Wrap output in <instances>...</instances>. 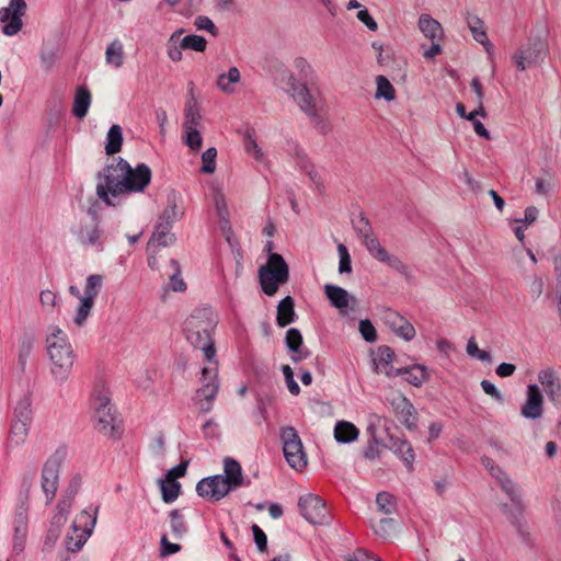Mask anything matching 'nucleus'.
<instances>
[{"label": "nucleus", "instance_id": "obj_51", "mask_svg": "<svg viewBox=\"0 0 561 561\" xmlns=\"http://www.w3.org/2000/svg\"><path fill=\"white\" fill-rule=\"evenodd\" d=\"M282 370L289 392L294 396H298L300 393V388L294 379V371L291 367L289 365H284Z\"/></svg>", "mask_w": 561, "mask_h": 561}, {"label": "nucleus", "instance_id": "obj_21", "mask_svg": "<svg viewBox=\"0 0 561 561\" xmlns=\"http://www.w3.org/2000/svg\"><path fill=\"white\" fill-rule=\"evenodd\" d=\"M128 173L126 183L128 186L133 187H128L127 193L142 192L151 181V171L149 167L144 163L138 164L136 168L130 167V172Z\"/></svg>", "mask_w": 561, "mask_h": 561}, {"label": "nucleus", "instance_id": "obj_7", "mask_svg": "<svg viewBox=\"0 0 561 561\" xmlns=\"http://www.w3.org/2000/svg\"><path fill=\"white\" fill-rule=\"evenodd\" d=\"M362 220L365 221L367 226V230L364 231L362 236L366 249L373 253L378 261L387 263L400 274H407L408 266L400 259L390 255L380 244L379 240L373 234L371 229L368 226V220L365 217H362Z\"/></svg>", "mask_w": 561, "mask_h": 561}, {"label": "nucleus", "instance_id": "obj_27", "mask_svg": "<svg viewBox=\"0 0 561 561\" xmlns=\"http://www.w3.org/2000/svg\"><path fill=\"white\" fill-rule=\"evenodd\" d=\"M91 103V94L85 87H79L76 90L72 113L78 118H83Z\"/></svg>", "mask_w": 561, "mask_h": 561}, {"label": "nucleus", "instance_id": "obj_58", "mask_svg": "<svg viewBox=\"0 0 561 561\" xmlns=\"http://www.w3.org/2000/svg\"><path fill=\"white\" fill-rule=\"evenodd\" d=\"M252 531H253V536H254V541L259 548L260 551H265L266 548H267V538H266V535L264 534V531L257 526V525H253L252 526Z\"/></svg>", "mask_w": 561, "mask_h": 561}, {"label": "nucleus", "instance_id": "obj_45", "mask_svg": "<svg viewBox=\"0 0 561 561\" xmlns=\"http://www.w3.org/2000/svg\"><path fill=\"white\" fill-rule=\"evenodd\" d=\"M202 123V115L196 105H191L186 110L184 128L185 129H197Z\"/></svg>", "mask_w": 561, "mask_h": 561}, {"label": "nucleus", "instance_id": "obj_4", "mask_svg": "<svg viewBox=\"0 0 561 561\" xmlns=\"http://www.w3.org/2000/svg\"><path fill=\"white\" fill-rule=\"evenodd\" d=\"M283 453L287 463L296 471H302L307 467V455L301 439L294 427L282 431Z\"/></svg>", "mask_w": 561, "mask_h": 561}, {"label": "nucleus", "instance_id": "obj_18", "mask_svg": "<svg viewBox=\"0 0 561 561\" xmlns=\"http://www.w3.org/2000/svg\"><path fill=\"white\" fill-rule=\"evenodd\" d=\"M391 404L400 422L404 424L408 430H414L416 427V411L410 400L404 396H399L397 399H393Z\"/></svg>", "mask_w": 561, "mask_h": 561}, {"label": "nucleus", "instance_id": "obj_25", "mask_svg": "<svg viewBox=\"0 0 561 561\" xmlns=\"http://www.w3.org/2000/svg\"><path fill=\"white\" fill-rule=\"evenodd\" d=\"M359 431L347 421H340L334 427V438L337 443L347 444L357 439Z\"/></svg>", "mask_w": 561, "mask_h": 561}, {"label": "nucleus", "instance_id": "obj_59", "mask_svg": "<svg viewBox=\"0 0 561 561\" xmlns=\"http://www.w3.org/2000/svg\"><path fill=\"white\" fill-rule=\"evenodd\" d=\"M357 19L366 25V27L371 31L376 32L378 28L377 22L370 16L369 12L366 9L359 10L357 12Z\"/></svg>", "mask_w": 561, "mask_h": 561}, {"label": "nucleus", "instance_id": "obj_1", "mask_svg": "<svg viewBox=\"0 0 561 561\" xmlns=\"http://www.w3.org/2000/svg\"><path fill=\"white\" fill-rule=\"evenodd\" d=\"M217 323L216 316L210 309L198 310L185 321V334L190 343L204 352L209 363H216V350L210 336Z\"/></svg>", "mask_w": 561, "mask_h": 561}, {"label": "nucleus", "instance_id": "obj_56", "mask_svg": "<svg viewBox=\"0 0 561 561\" xmlns=\"http://www.w3.org/2000/svg\"><path fill=\"white\" fill-rule=\"evenodd\" d=\"M538 213L539 210L537 207L528 206L525 209L524 218H516L514 221L517 224H524L525 226H530L537 220Z\"/></svg>", "mask_w": 561, "mask_h": 561}, {"label": "nucleus", "instance_id": "obj_33", "mask_svg": "<svg viewBox=\"0 0 561 561\" xmlns=\"http://www.w3.org/2000/svg\"><path fill=\"white\" fill-rule=\"evenodd\" d=\"M106 62L116 68L122 67L124 62L123 45L118 41H113L105 51Z\"/></svg>", "mask_w": 561, "mask_h": 561}, {"label": "nucleus", "instance_id": "obj_50", "mask_svg": "<svg viewBox=\"0 0 561 561\" xmlns=\"http://www.w3.org/2000/svg\"><path fill=\"white\" fill-rule=\"evenodd\" d=\"M93 307V301L90 300V298H81V302H80V306H79V309H78V312H77V316H76V323L78 325H81L84 320L88 318L91 309Z\"/></svg>", "mask_w": 561, "mask_h": 561}, {"label": "nucleus", "instance_id": "obj_63", "mask_svg": "<svg viewBox=\"0 0 561 561\" xmlns=\"http://www.w3.org/2000/svg\"><path fill=\"white\" fill-rule=\"evenodd\" d=\"M71 505H72V499L65 495L64 499L57 505V508L59 512V516L57 517L58 520H60V519L66 520V515L69 512Z\"/></svg>", "mask_w": 561, "mask_h": 561}, {"label": "nucleus", "instance_id": "obj_35", "mask_svg": "<svg viewBox=\"0 0 561 561\" xmlns=\"http://www.w3.org/2000/svg\"><path fill=\"white\" fill-rule=\"evenodd\" d=\"M78 531H79V529L75 525L73 533L76 534V537L71 535V536H68V538L66 540V547H67L68 551H71V552L79 551L83 547L88 537L91 534V529H82L79 534H78Z\"/></svg>", "mask_w": 561, "mask_h": 561}, {"label": "nucleus", "instance_id": "obj_16", "mask_svg": "<svg viewBox=\"0 0 561 561\" xmlns=\"http://www.w3.org/2000/svg\"><path fill=\"white\" fill-rule=\"evenodd\" d=\"M538 381L550 402L561 403V378L556 370L551 368L542 369L538 373Z\"/></svg>", "mask_w": 561, "mask_h": 561}, {"label": "nucleus", "instance_id": "obj_61", "mask_svg": "<svg viewBox=\"0 0 561 561\" xmlns=\"http://www.w3.org/2000/svg\"><path fill=\"white\" fill-rule=\"evenodd\" d=\"M187 461H183L180 465L170 469L164 477L169 480H176V478H181L185 474L187 468Z\"/></svg>", "mask_w": 561, "mask_h": 561}, {"label": "nucleus", "instance_id": "obj_52", "mask_svg": "<svg viewBox=\"0 0 561 561\" xmlns=\"http://www.w3.org/2000/svg\"><path fill=\"white\" fill-rule=\"evenodd\" d=\"M186 137H185V144L192 149V150H199L202 147V135L197 129H185Z\"/></svg>", "mask_w": 561, "mask_h": 561}, {"label": "nucleus", "instance_id": "obj_44", "mask_svg": "<svg viewBox=\"0 0 561 561\" xmlns=\"http://www.w3.org/2000/svg\"><path fill=\"white\" fill-rule=\"evenodd\" d=\"M102 279L101 275H90L87 279L85 295L83 298H90V300L93 301L102 286Z\"/></svg>", "mask_w": 561, "mask_h": 561}, {"label": "nucleus", "instance_id": "obj_46", "mask_svg": "<svg viewBox=\"0 0 561 561\" xmlns=\"http://www.w3.org/2000/svg\"><path fill=\"white\" fill-rule=\"evenodd\" d=\"M375 534L382 538H389L394 530V520L392 518H382L373 525Z\"/></svg>", "mask_w": 561, "mask_h": 561}, {"label": "nucleus", "instance_id": "obj_48", "mask_svg": "<svg viewBox=\"0 0 561 561\" xmlns=\"http://www.w3.org/2000/svg\"><path fill=\"white\" fill-rule=\"evenodd\" d=\"M337 252L340 255L339 272L341 274H344V273L350 274L352 272V265H351V256H350L347 248L343 243H340L337 245Z\"/></svg>", "mask_w": 561, "mask_h": 561}, {"label": "nucleus", "instance_id": "obj_30", "mask_svg": "<svg viewBox=\"0 0 561 561\" xmlns=\"http://www.w3.org/2000/svg\"><path fill=\"white\" fill-rule=\"evenodd\" d=\"M123 144V131L119 125L111 126L107 133V142L105 145V152L108 156L115 154L121 151Z\"/></svg>", "mask_w": 561, "mask_h": 561}, {"label": "nucleus", "instance_id": "obj_60", "mask_svg": "<svg viewBox=\"0 0 561 561\" xmlns=\"http://www.w3.org/2000/svg\"><path fill=\"white\" fill-rule=\"evenodd\" d=\"M374 370L377 374H385L387 377H396L404 374V367L403 368H394L392 366H383L380 367L379 364L374 363Z\"/></svg>", "mask_w": 561, "mask_h": 561}, {"label": "nucleus", "instance_id": "obj_19", "mask_svg": "<svg viewBox=\"0 0 561 561\" xmlns=\"http://www.w3.org/2000/svg\"><path fill=\"white\" fill-rule=\"evenodd\" d=\"M290 88L293 96L297 101L300 108L310 117H317V107L312 95L307 87L298 83L293 77L290 78Z\"/></svg>", "mask_w": 561, "mask_h": 561}, {"label": "nucleus", "instance_id": "obj_55", "mask_svg": "<svg viewBox=\"0 0 561 561\" xmlns=\"http://www.w3.org/2000/svg\"><path fill=\"white\" fill-rule=\"evenodd\" d=\"M183 211L178 209L175 202H171L170 205L164 209L160 220L171 225V222L174 219L181 217Z\"/></svg>", "mask_w": 561, "mask_h": 561}, {"label": "nucleus", "instance_id": "obj_13", "mask_svg": "<svg viewBox=\"0 0 561 561\" xmlns=\"http://www.w3.org/2000/svg\"><path fill=\"white\" fill-rule=\"evenodd\" d=\"M229 485L224 481L220 474L202 479L196 485V492L199 496L209 497L219 501L230 492Z\"/></svg>", "mask_w": 561, "mask_h": 561}, {"label": "nucleus", "instance_id": "obj_10", "mask_svg": "<svg viewBox=\"0 0 561 561\" xmlns=\"http://www.w3.org/2000/svg\"><path fill=\"white\" fill-rule=\"evenodd\" d=\"M299 510L310 524H323L327 518L325 502L318 495L309 493L299 497Z\"/></svg>", "mask_w": 561, "mask_h": 561}, {"label": "nucleus", "instance_id": "obj_12", "mask_svg": "<svg viewBox=\"0 0 561 561\" xmlns=\"http://www.w3.org/2000/svg\"><path fill=\"white\" fill-rule=\"evenodd\" d=\"M543 394L537 383H529L526 388V400L520 407V414L526 420H539L543 415Z\"/></svg>", "mask_w": 561, "mask_h": 561}, {"label": "nucleus", "instance_id": "obj_39", "mask_svg": "<svg viewBox=\"0 0 561 561\" xmlns=\"http://www.w3.org/2000/svg\"><path fill=\"white\" fill-rule=\"evenodd\" d=\"M207 42L203 36L199 35H187L182 38L180 47L182 49H192L194 51L203 53L206 49Z\"/></svg>", "mask_w": 561, "mask_h": 561}, {"label": "nucleus", "instance_id": "obj_23", "mask_svg": "<svg viewBox=\"0 0 561 561\" xmlns=\"http://www.w3.org/2000/svg\"><path fill=\"white\" fill-rule=\"evenodd\" d=\"M419 28L431 41H440L444 35L440 23L428 14L420 15Z\"/></svg>", "mask_w": 561, "mask_h": 561}, {"label": "nucleus", "instance_id": "obj_31", "mask_svg": "<svg viewBox=\"0 0 561 561\" xmlns=\"http://www.w3.org/2000/svg\"><path fill=\"white\" fill-rule=\"evenodd\" d=\"M159 485L162 493V500L165 503L173 502L178 499L181 490V484L176 480H169L167 477L159 480Z\"/></svg>", "mask_w": 561, "mask_h": 561}, {"label": "nucleus", "instance_id": "obj_43", "mask_svg": "<svg viewBox=\"0 0 561 561\" xmlns=\"http://www.w3.org/2000/svg\"><path fill=\"white\" fill-rule=\"evenodd\" d=\"M216 157H217V150L214 147H210L205 152H203V154H202L203 165L201 168V171L203 173L211 174L215 172Z\"/></svg>", "mask_w": 561, "mask_h": 561}, {"label": "nucleus", "instance_id": "obj_47", "mask_svg": "<svg viewBox=\"0 0 561 561\" xmlns=\"http://www.w3.org/2000/svg\"><path fill=\"white\" fill-rule=\"evenodd\" d=\"M467 354L471 357H477L481 362H491V354L486 351L480 350L478 347L477 342L473 337L468 340L467 347H466Z\"/></svg>", "mask_w": 561, "mask_h": 561}, {"label": "nucleus", "instance_id": "obj_40", "mask_svg": "<svg viewBox=\"0 0 561 561\" xmlns=\"http://www.w3.org/2000/svg\"><path fill=\"white\" fill-rule=\"evenodd\" d=\"M376 503L379 508L385 514H391L396 510V497L388 492H380L377 494Z\"/></svg>", "mask_w": 561, "mask_h": 561}, {"label": "nucleus", "instance_id": "obj_6", "mask_svg": "<svg viewBox=\"0 0 561 561\" xmlns=\"http://www.w3.org/2000/svg\"><path fill=\"white\" fill-rule=\"evenodd\" d=\"M547 45L540 39L529 41L527 45L519 47L512 59L519 71L536 66L543 61L547 54Z\"/></svg>", "mask_w": 561, "mask_h": 561}, {"label": "nucleus", "instance_id": "obj_38", "mask_svg": "<svg viewBox=\"0 0 561 561\" xmlns=\"http://www.w3.org/2000/svg\"><path fill=\"white\" fill-rule=\"evenodd\" d=\"M225 80H228L230 83H237L240 80V72L238 68L232 67L228 70V73H222L217 79V85L218 88L226 92V93H232L234 89L229 85V83H225Z\"/></svg>", "mask_w": 561, "mask_h": 561}, {"label": "nucleus", "instance_id": "obj_22", "mask_svg": "<svg viewBox=\"0 0 561 561\" xmlns=\"http://www.w3.org/2000/svg\"><path fill=\"white\" fill-rule=\"evenodd\" d=\"M224 465V481L227 485H229L230 490L242 485L243 474L240 463L232 458H226Z\"/></svg>", "mask_w": 561, "mask_h": 561}, {"label": "nucleus", "instance_id": "obj_5", "mask_svg": "<svg viewBox=\"0 0 561 561\" xmlns=\"http://www.w3.org/2000/svg\"><path fill=\"white\" fill-rule=\"evenodd\" d=\"M62 331L55 328L54 332L47 336V351L51 362L60 367L68 368L73 364V354L71 345L68 343L66 336H61Z\"/></svg>", "mask_w": 561, "mask_h": 561}, {"label": "nucleus", "instance_id": "obj_28", "mask_svg": "<svg viewBox=\"0 0 561 561\" xmlns=\"http://www.w3.org/2000/svg\"><path fill=\"white\" fill-rule=\"evenodd\" d=\"M396 89L387 77L379 75L376 77V100H385L386 102H392L396 100Z\"/></svg>", "mask_w": 561, "mask_h": 561}, {"label": "nucleus", "instance_id": "obj_53", "mask_svg": "<svg viewBox=\"0 0 561 561\" xmlns=\"http://www.w3.org/2000/svg\"><path fill=\"white\" fill-rule=\"evenodd\" d=\"M194 25L198 31H208L211 35H217L218 30L214 22L207 16H197L194 21Z\"/></svg>", "mask_w": 561, "mask_h": 561}, {"label": "nucleus", "instance_id": "obj_57", "mask_svg": "<svg viewBox=\"0 0 561 561\" xmlns=\"http://www.w3.org/2000/svg\"><path fill=\"white\" fill-rule=\"evenodd\" d=\"M161 543V557H167L173 553H176L181 550V546L178 543H172L168 540L167 536L163 535L160 540Z\"/></svg>", "mask_w": 561, "mask_h": 561}, {"label": "nucleus", "instance_id": "obj_11", "mask_svg": "<svg viewBox=\"0 0 561 561\" xmlns=\"http://www.w3.org/2000/svg\"><path fill=\"white\" fill-rule=\"evenodd\" d=\"M89 218L80 220L79 227L73 231L77 240L82 245H99L101 239V230L99 228V218L96 210L89 209Z\"/></svg>", "mask_w": 561, "mask_h": 561}, {"label": "nucleus", "instance_id": "obj_54", "mask_svg": "<svg viewBox=\"0 0 561 561\" xmlns=\"http://www.w3.org/2000/svg\"><path fill=\"white\" fill-rule=\"evenodd\" d=\"M378 355L379 359L375 360V363L379 364L380 367L389 366L396 356L393 350L386 345L378 348Z\"/></svg>", "mask_w": 561, "mask_h": 561}, {"label": "nucleus", "instance_id": "obj_17", "mask_svg": "<svg viewBox=\"0 0 561 561\" xmlns=\"http://www.w3.org/2000/svg\"><path fill=\"white\" fill-rule=\"evenodd\" d=\"M96 414L99 424L102 426L104 434L112 438H117L119 435L118 423L116 416L112 412L110 400L107 398H100V404L96 408Z\"/></svg>", "mask_w": 561, "mask_h": 561}, {"label": "nucleus", "instance_id": "obj_20", "mask_svg": "<svg viewBox=\"0 0 561 561\" xmlns=\"http://www.w3.org/2000/svg\"><path fill=\"white\" fill-rule=\"evenodd\" d=\"M324 293L331 305L339 310H344L350 305L353 307L357 305V298L340 286L325 285Z\"/></svg>", "mask_w": 561, "mask_h": 561}, {"label": "nucleus", "instance_id": "obj_26", "mask_svg": "<svg viewBox=\"0 0 561 561\" xmlns=\"http://www.w3.org/2000/svg\"><path fill=\"white\" fill-rule=\"evenodd\" d=\"M468 27L472 37L480 43L488 53L492 49V44L488 38L486 32L483 28V21L478 16L468 18Z\"/></svg>", "mask_w": 561, "mask_h": 561}, {"label": "nucleus", "instance_id": "obj_29", "mask_svg": "<svg viewBox=\"0 0 561 561\" xmlns=\"http://www.w3.org/2000/svg\"><path fill=\"white\" fill-rule=\"evenodd\" d=\"M404 374L409 375L407 381L414 387H421L430 378L427 368L422 364L404 367Z\"/></svg>", "mask_w": 561, "mask_h": 561}, {"label": "nucleus", "instance_id": "obj_49", "mask_svg": "<svg viewBox=\"0 0 561 561\" xmlns=\"http://www.w3.org/2000/svg\"><path fill=\"white\" fill-rule=\"evenodd\" d=\"M359 332L366 342L373 343L377 340L376 329L368 319L359 321Z\"/></svg>", "mask_w": 561, "mask_h": 561}, {"label": "nucleus", "instance_id": "obj_62", "mask_svg": "<svg viewBox=\"0 0 561 561\" xmlns=\"http://www.w3.org/2000/svg\"><path fill=\"white\" fill-rule=\"evenodd\" d=\"M481 387L483 389V391L491 396L492 398H494L495 400L497 401H501L503 399L502 397V393L497 390V388L492 383L490 382L489 380H482L481 381Z\"/></svg>", "mask_w": 561, "mask_h": 561}, {"label": "nucleus", "instance_id": "obj_9", "mask_svg": "<svg viewBox=\"0 0 561 561\" xmlns=\"http://www.w3.org/2000/svg\"><path fill=\"white\" fill-rule=\"evenodd\" d=\"M214 367H204L202 370L203 386L197 390L201 412H208L210 410V402L216 398L219 389L217 378V363H213Z\"/></svg>", "mask_w": 561, "mask_h": 561}, {"label": "nucleus", "instance_id": "obj_42", "mask_svg": "<svg viewBox=\"0 0 561 561\" xmlns=\"http://www.w3.org/2000/svg\"><path fill=\"white\" fill-rule=\"evenodd\" d=\"M27 425L24 421H16L13 425H12V430H11V436H10V439L11 442L19 446V445H22L24 444L25 439H26V436H27Z\"/></svg>", "mask_w": 561, "mask_h": 561}, {"label": "nucleus", "instance_id": "obj_64", "mask_svg": "<svg viewBox=\"0 0 561 561\" xmlns=\"http://www.w3.org/2000/svg\"><path fill=\"white\" fill-rule=\"evenodd\" d=\"M553 267L557 273V295H561V255L553 257Z\"/></svg>", "mask_w": 561, "mask_h": 561}, {"label": "nucleus", "instance_id": "obj_36", "mask_svg": "<svg viewBox=\"0 0 561 561\" xmlns=\"http://www.w3.org/2000/svg\"><path fill=\"white\" fill-rule=\"evenodd\" d=\"M34 336L25 334L20 340L19 345V364L22 369L25 368L27 358L30 354L32 353V350L34 347Z\"/></svg>", "mask_w": 561, "mask_h": 561}, {"label": "nucleus", "instance_id": "obj_24", "mask_svg": "<svg viewBox=\"0 0 561 561\" xmlns=\"http://www.w3.org/2000/svg\"><path fill=\"white\" fill-rule=\"evenodd\" d=\"M295 317L294 299L286 296L277 305L276 322L280 328H285L295 321Z\"/></svg>", "mask_w": 561, "mask_h": 561}, {"label": "nucleus", "instance_id": "obj_14", "mask_svg": "<svg viewBox=\"0 0 561 561\" xmlns=\"http://www.w3.org/2000/svg\"><path fill=\"white\" fill-rule=\"evenodd\" d=\"M60 460L56 457L46 461L42 474V489L46 496V502L49 503L56 495L58 489Z\"/></svg>", "mask_w": 561, "mask_h": 561}, {"label": "nucleus", "instance_id": "obj_32", "mask_svg": "<svg viewBox=\"0 0 561 561\" xmlns=\"http://www.w3.org/2000/svg\"><path fill=\"white\" fill-rule=\"evenodd\" d=\"M214 204L219 217V221L222 224V228L229 225V211L227 207L226 196L221 188H214Z\"/></svg>", "mask_w": 561, "mask_h": 561}, {"label": "nucleus", "instance_id": "obj_2", "mask_svg": "<svg viewBox=\"0 0 561 561\" xmlns=\"http://www.w3.org/2000/svg\"><path fill=\"white\" fill-rule=\"evenodd\" d=\"M128 172H130L129 163L119 159L116 164L107 165L102 173H99V184L96 186V195L105 204L112 205L110 194L117 196L126 194L129 187L126 183L128 179Z\"/></svg>", "mask_w": 561, "mask_h": 561}, {"label": "nucleus", "instance_id": "obj_3", "mask_svg": "<svg viewBox=\"0 0 561 561\" xmlns=\"http://www.w3.org/2000/svg\"><path fill=\"white\" fill-rule=\"evenodd\" d=\"M288 279L289 267L280 254H271L267 263L259 268V282L267 296L275 295L279 285L286 284Z\"/></svg>", "mask_w": 561, "mask_h": 561}, {"label": "nucleus", "instance_id": "obj_15", "mask_svg": "<svg viewBox=\"0 0 561 561\" xmlns=\"http://www.w3.org/2000/svg\"><path fill=\"white\" fill-rule=\"evenodd\" d=\"M385 323L391 331L404 341H411L415 336V329L410 321L394 310L387 309L383 313Z\"/></svg>", "mask_w": 561, "mask_h": 561}, {"label": "nucleus", "instance_id": "obj_8", "mask_svg": "<svg viewBox=\"0 0 561 561\" xmlns=\"http://www.w3.org/2000/svg\"><path fill=\"white\" fill-rule=\"evenodd\" d=\"M25 0H11L7 8L0 9V22L4 23L2 32L8 36L18 34L22 26V16L25 15Z\"/></svg>", "mask_w": 561, "mask_h": 561}, {"label": "nucleus", "instance_id": "obj_34", "mask_svg": "<svg viewBox=\"0 0 561 561\" xmlns=\"http://www.w3.org/2000/svg\"><path fill=\"white\" fill-rule=\"evenodd\" d=\"M390 448L393 449L394 454L402 455L408 468L412 469L414 455L411 445L405 439L397 438L396 440L392 442Z\"/></svg>", "mask_w": 561, "mask_h": 561}, {"label": "nucleus", "instance_id": "obj_41", "mask_svg": "<svg viewBox=\"0 0 561 561\" xmlns=\"http://www.w3.org/2000/svg\"><path fill=\"white\" fill-rule=\"evenodd\" d=\"M286 346L293 353H299L302 346V335L298 329L291 328L286 332Z\"/></svg>", "mask_w": 561, "mask_h": 561}, {"label": "nucleus", "instance_id": "obj_37", "mask_svg": "<svg viewBox=\"0 0 561 561\" xmlns=\"http://www.w3.org/2000/svg\"><path fill=\"white\" fill-rule=\"evenodd\" d=\"M172 239L173 237L170 234V224L160 221L156 227L149 244L157 242L158 245L165 247Z\"/></svg>", "mask_w": 561, "mask_h": 561}]
</instances>
